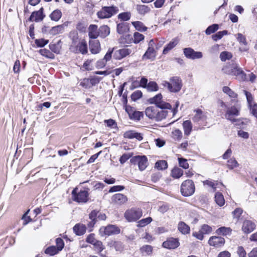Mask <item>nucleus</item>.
Listing matches in <instances>:
<instances>
[{
    "instance_id": "57",
    "label": "nucleus",
    "mask_w": 257,
    "mask_h": 257,
    "mask_svg": "<svg viewBox=\"0 0 257 257\" xmlns=\"http://www.w3.org/2000/svg\"><path fill=\"white\" fill-rule=\"evenodd\" d=\"M93 245L94 249L97 252H101L104 249L102 242H94Z\"/></svg>"
},
{
    "instance_id": "2",
    "label": "nucleus",
    "mask_w": 257,
    "mask_h": 257,
    "mask_svg": "<svg viewBox=\"0 0 257 257\" xmlns=\"http://www.w3.org/2000/svg\"><path fill=\"white\" fill-rule=\"evenodd\" d=\"M143 215V211L141 208L133 207L125 211L124 216L128 222H134L139 220Z\"/></svg>"
},
{
    "instance_id": "7",
    "label": "nucleus",
    "mask_w": 257,
    "mask_h": 257,
    "mask_svg": "<svg viewBox=\"0 0 257 257\" xmlns=\"http://www.w3.org/2000/svg\"><path fill=\"white\" fill-rule=\"evenodd\" d=\"M162 95L161 93H159L154 97L151 98L149 101L151 103H155L156 105V106L161 109H171V105L169 103L162 101Z\"/></svg>"
},
{
    "instance_id": "37",
    "label": "nucleus",
    "mask_w": 257,
    "mask_h": 257,
    "mask_svg": "<svg viewBox=\"0 0 257 257\" xmlns=\"http://www.w3.org/2000/svg\"><path fill=\"white\" fill-rule=\"evenodd\" d=\"M62 17V13L60 10H54L50 15V18L52 21H58Z\"/></svg>"
},
{
    "instance_id": "27",
    "label": "nucleus",
    "mask_w": 257,
    "mask_h": 257,
    "mask_svg": "<svg viewBox=\"0 0 257 257\" xmlns=\"http://www.w3.org/2000/svg\"><path fill=\"white\" fill-rule=\"evenodd\" d=\"M178 229L183 234H188L190 231V227L183 221L179 222L178 224Z\"/></svg>"
},
{
    "instance_id": "21",
    "label": "nucleus",
    "mask_w": 257,
    "mask_h": 257,
    "mask_svg": "<svg viewBox=\"0 0 257 257\" xmlns=\"http://www.w3.org/2000/svg\"><path fill=\"white\" fill-rule=\"evenodd\" d=\"M88 36L89 38L95 39L99 36L97 26L95 25H90L88 27Z\"/></svg>"
},
{
    "instance_id": "62",
    "label": "nucleus",
    "mask_w": 257,
    "mask_h": 257,
    "mask_svg": "<svg viewBox=\"0 0 257 257\" xmlns=\"http://www.w3.org/2000/svg\"><path fill=\"white\" fill-rule=\"evenodd\" d=\"M80 85L85 88H89L91 87V85L90 84V81L89 79H84L80 82Z\"/></svg>"
},
{
    "instance_id": "23",
    "label": "nucleus",
    "mask_w": 257,
    "mask_h": 257,
    "mask_svg": "<svg viewBox=\"0 0 257 257\" xmlns=\"http://www.w3.org/2000/svg\"><path fill=\"white\" fill-rule=\"evenodd\" d=\"M156 57V51L154 48L148 47L147 50L142 57L143 60L152 59Z\"/></svg>"
},
{
    "instance_id": "3",
    "label": "nucleus",
    "mask_w": 257,
    "mask_h": 257,
    "mask_svg": "<svg viewBox=\"0 0 257 257\" xmlns=\"http://www.w3.org/2000/svg\"><path fill=\"white\" fill-rule=\"evenodd\" d=\"M195 185L191 180L184 181L181 185V193L184 196L192 195L195 192Z\"/></svg>"
},
{
    "instance_id": "8",
    "label": "nucleus",
    "mask_w": 257,
    "mask_h": 257,
    "mask_svg": "<svg viewBox=\"0 0 257 257\" xmlns=\"http://www.w3.org/2000/svg\"><path fill=\"white\" fill-rule=\"evenodd\" d=\"M135 52V48L124 47L115 51L113 57L116 60H121L131 54L134 53Z\"/></svg>"
},
{
    "instance_id": "43",
    "label": "nucleus",
    "mask_w": 257,
    "mask_h": 257,
    "mask_svg": "<svg viewBox=\"0 0 257 257\" xmlns=\"http://www.w3.org/2000/svg\"><path fill=\"white\" fill-rule=\"evenodd\" d=\"M64 31V27L62 25H58L53 27L50 30V34L53 35H56L63 33Z\"/></svg>"
},
{
    "instance_id": "58",
    "label": "nucleus",
    "mask_w": 257,
    "mask_h": 257,
    "mask_svg": "<svg viewBox=\"0 0 257 257\" xmlns=\"http://www.w3.org/2000/svg\"><path fill=\"white\" fill-rule=\"evenodd\" d=\"M132 157V154H124L120 157L119 159V162L121 164H123Z\"/></svg>"
},
{
    "instance_id": "52",
    "label": "nucleus",
    "mask_w": 257,
    "mask_h": 257,
    "mask_svg": "<svg viewBox=\"0 0 257 257\" xmlns=\"http://www.w3.org/2000/svg\"><path fill=\"white\" fill-rule=\"evenodd\" d=\"M223 91L231 97L236 98L237 97V94L227 86H224L223 87Z\"/></svg>"
},
{
    "instance_id": "15",
    "label": "nucleus",
    "mask_w": 257,
    "mask_h": 257,
    "mask_svg": "<svg viewBox=\"0 0 257 257\" xmlns=\"http://www.w3.org/2000/svg\"><path fill=\"white\" fill-rule=\"evenodd\" d=\"M195 112L196 113L192 118L193 121L200 124L204 123L207 119V113L203 112L201 109H197Z\"/></svg>"
},
{
    "instance_id": "1",
    "label": "nucleus",
    "mask_w": 257,
    "mask_h": 257,
    "mask_svg": "<svg viewBox=\"0 0 257 257\" xmlns=\"http://www.w3.org/2000/svg\"><path fill=\"white\" fill-rule=\"evenodd\" d=\"M161 85L167 87L168 90L172 93L179 92L182 87L181 79L177 76L170 78L169 82L165 80L162 81Z\"/></svg>"
},
{
    "instance_id": "42",
    "label": "nucleus",
    "mask_w": 257,
    "mask_h": 257,
    "mask_svg": "<svg viewBox=\"0 0 257 257\" xmlns=\"http://www.w3.org/2000/svg\"><path fill=\"white\" fill-rule=\"evenodd\" d=\"M183 174V170L179 168H174L172 170L171 175L172 176L176 179L180 178Z\"/></svg>"
},
{
    "instance_id": "45",
    "label": "nucleus",
    "mask_w": 257,
    "mask_h": 257,
    "mask_svg": "<svg viewBox=\"0 0 257 257\" xmlns=\"http://www.w3.org/2000/svg\"><path fill=\"white\" fill-rule=\"evenodd\" d=\"M152 221V218L151 217L142 219L137 222V226L140 227H144L151 223Z\"/></svg>"
},
{
    "instance_id": "11",
    "label": "nucleus",
    "mask_w": 257,
    "mask_h": 257,
    "mask_svg": "<svg viewBox=\"0 0 257 257\" xmlns=\"http://www.w3.org/2000/svg\"><path fill=\"white\" fill-rule=\"evenodd\" d=\"M120 229L114 225H109L106 227L102 226L99 229V232L101 235H107L116 234L119 233Z\"/></svg>"
},
{
    "instance_id": "64",
    "label": "nucleus",
    "mask_w": 257,
    "mask_h": 257,
    "mask_svg": "<svg viewBox=\"0 0 257 257\" xmlns=\"http://www.w3.org/2000/svg\"><path fill=\"white\" fill-rule=\"evenodd\" d=\"M113 48L111 49H109L107 52L104 56L103 59L107 62L108 61H109L112 57V54L113 52Z\"/></svg>"
},
{
    "instance_id": "4",
    "label": "nucleus",
    "mask_w": 257,
    "mask_h": 257,
    "mask_svg": "<svg viewBox=\"0 0 257 257\" xmlns=\"http://www.w3.org/2000/svg\"><path fill=\"white\" fill-rule=\"evenodd\" d=\"M78 188H74L72 195L73 197L74 201L78 203H86L88 200L89 193L88 190H82L78 192Z\"/></svg>"
},
{
    "instance_id": "53",
    "label": "nucleus",
    "mask_w": 257,
    "mask_h": 257,
    "mask_svg": "<svg viewBox=\"0 0 257 257\" xmlns=\"http://www.w3.org/2000/svg\"><path fill=\"white\" fill-rule=\"evenodd\" d=\"M232 57V54L228 52L224 51L220 53V58L221 61H225Z\"/></svg>"
},
{
    "instance_id": "36",
    "label": "nucleus",
    "mask_w": 257,
    "mask_h": 257,
    "mask_svg": "<svg viewBox=\"0 0 257 257\" xmlns=\"http://www.w3.org/2000/svg\"><path fill=\"white\" fill-rule=\"evenodd\" d=\"M180 245L179 242H163L162 246L163 247L172 249H175Z\"/></svg>"
},
{
    "instance_id": "9",
    "label": "nucleus",
    "mask_w": 257,
    "mask_h": 257,
    "mask_svg": "<svg viewBox=\"0 0 257 257\" xmlns=\"http://www.w3.org/2000/svg\"><path fill=\"white\" fill-rule=\"evenodd\" d=\"M224 72L228 74H231L237 76H240V78L244 79L245 75L243 71L236 65H234L231 67L226 66L222 69Z\"/></svg>"
},
{
    "instance_id": "19",
    "label": "nucleus",
    "mask_w": 257,
    "mask_h": 257,
    "mask_svg": "<svg viewBox=\"0 0 257 257\" xmlns=\"http://www.w3.org/2000/svg\"><path fill=\"white\" fill-rule=\"evenodd\" d=\"M255 224L252 221L246 220L244 221L242 227V230L245 233H250L255 228Z\"/></svg>"
},
{
    "instance_id": "16",
    "label": "nucleus",
    "mask_w": 257,
    "mask_h": 257,
    "mask_svg": "<svg viewBox=\"0 0 257 257\" xmlns=\"http://www.w3.org/2000/svg\"><path fill=\"white\" fill-rule=\"evenodd\" d=\"M112 202L117 205H122L127 201V197L121 193H117L113 195L111 198Z\"/></svg>"
},
{
    "instance_id": "40",
    "label": "nucleus",
    "mask_w": 257,
    "mask_h": 257,
    "mask_svg": "<svg viewBox=\"0 0 257 257\" xmlns=\"http://www.w3.org/2000/svg\"><path fill=\"white\" fill-rule=\"evenodd\" d=\"M155 167L159 170H165L168 167V164L165 160H160L155 163Z\"/></svg>"
},
{
    "instance_id": "34",
    "label": "nucleus",
    "mask_w": 257,
    "mask_h": 257,
    "mask_svg": "<svg viewBox=\"0 0 257 257\" xmlns=\"http://www.w3.org/2000/svg\"><path fill=\"white\" fill-rule=\"evenodd\" d=\"M231 229L229 227H221L217 229L216 233L218 235L226 236L230 235Z\"/></svg>"
},
{
    "instance_id": "14",
    "label": "nucleus",
    "mask_w": 257,
    "mask_h": 257,
    "mask_svg": "<svg viewBox=\"0 0 257 257\" xmlns=\"http://www.w3.org/2000/svg\"><path fill=\"white\" fill-rule=\"evenodd\" d=\"M64 246V242H56V246L53 245L47 248L45 252L50 255H54L61 250Z\"/></svg>"
},
{
    "instance_id": "5",
    "label": "nucleus",
    "mask_w": 257,
    "mask_h": 257,
    "mask_svg": "<svg viewBox=\"0 0 257 257\" xmlns=\"http://www.w3.org/2000/svg\"><path fill=\"white\" fill-rule=\"evenodd\" d=\"M118 11V9L116 7H104L97 12V15L100 19L109 18L116 14Z\"/></svg>"
},
{
    "instance_id": "48",
    "label": "nucleus",
    "mask_w": 257,
    "mask_h": 257,
    "mask_svg": "<svg viewBox=\"0 0 257 257\" xmlns=\"http://www.w3.org/2000/svg\"><path fill=\"white\" fill-rule=\"evenodd\" d=\"M237 40L240 45L246 46L247 44L246 38L241 33H238L236 35Z\"/></svg>"
},
{
    "instance_id": "46",
    "label": "nucleus",
    "mask_w": 257,
    "mask_h": 257,
    "mask_svg": "<svg viewBox=\"0 0 257 257\" xmlns=\"http://www.w3.org/2000/svg\"><path fill=\"white\" fill-rule=\"evenodd\" d=\"M227 34V31L226 30L219 31L217 32L216 34L213 35L212 36V38L214 41H216L219 39H221L223 36L226 35Z\"/></svg>"
},
{
    "instance_id": "26",
    "label": "nucleus",
    "mask_w": 257,
    "mask_h": 257,
    "mask_svg": "<svg viewBox=\"0 0 257 257\" xmlns=\"http://www.w3.org/2000/svg\"><path fill=\"white\" fill-rule=\"evenodd\" d=\"M98 211L93 210L89 214V217L91 221L89 222V223L88 224V227H92L95 224V223L97 221V214H98Z\"/></svg>"
},
{
    "instance_id": "41",
    "label": "nucleus",
    "mask_w": 257,
    "mask_h": 257,
    "mask_svg": "<svg viewBox=\"0 0 257 257\" xmlns=\"http://www.w3.org/2000/svg\"><path fill=\"white\" fill-rule=\"evenodd\" d=\"M172 137L174 140L179 141L183 137V134L180 130L175 129L172 132Z\"/></svg>"
},
{
    "instance_id": "54",
    "label": "nucleus",
    "mask_w": 257,
    "mask_h": 257,
    "mask_svg": "<svg viewBox=\"0 0 257 257\" xmlns=\"http://www.w3.org/2000/svg\"><path fill=\"white\" fill-rule=\"evenodd\" d=\"M142 253L150 254L152 251V247L149 245L143 246L141 248Z\"/></svg>"
},
{
    "instance_id": "60",
    "label": "nucleus",
    "mask_w": 257,
    "mask_h": 257,
    "mask_svg": "<svg viewBox=\"0 0 257 257\" xmlns=\"http://www.w3.org/2000/svg\"><path fill=\"white\" fill-rule=\"evenodd\" d=\"M118 18L123 21H127L131 18V14L130 13H122L118 15Z\"/></svg>"
},
{
    "instance_id": "61",
    "label": "nucleus",
    "mask_w": 257,
    "mask_h": 257,
    "mask_svg": "<svg viewBox=\"0 0 257 257\" xmlns=\"http://www.w3.org/2000/svg\"><path fill=\"white\" fill-rule=\"evenodd\" d=\"M29 212V210H28L22 216V219L23 220V225H26L29 222H31L32 221V219L30 218V216H28V214Z\"/></svg>"
},
{
    "instance_id": "50",
    "label": "nucleus",
    "mask_w": 257,
    "mask_h": 257,
    "mask_svg": "<svg viewBox=\"0 0 257 257\" xmlns=\"http://www.w3.org/2000/svg\"><path fill=\"white\" fill-rule=\"evenodd\" d=\"M239 166L237 161L233 158L230 159L227 161V167L230 169H233Z\"/></svg>"
},
{
    "instance_id": "10",
    "label": "nucleus",
    "mask_w": 257,
    "mask_h": 257,
    "mask_svg": "<svg viewBox=\"0 0 257 257\" xmlns=\"http://www.w3.org/2000/svg\"><path fill=\"white\" fill-rule=\"evenodd\" d=\"M240 108L237 106H232L227 108L225 117L232 122H235L234 117L239 115Z\"/></svg>"
},
{
    "instance_id": "24",
    "label": "nucleus",
    "mask_w": 257,
    "mask_h": 257,
    "mask_svg": "<svg viewBox=\"0 0 257 257\" xmlns=\"http://www.w3.org/2000/svg\"><path fill=\"white\" fill-rule=\"evenodd\" d=\"M158 107L157 106H149L145 110V113L149 118L151 119H155V117L156 116V112L157 110Z\"/></svg>"
},
{
    "instance_id": "59",
    "label": "nucleus",
    "mask_w": 257,
    "mask_h": 257,
    "mask_svg": "<svg viewBox=\"0 0 257 257\" xmlns=\"http://www.w3.org/2000/svg\"><path fill=\"white\" fill-rule=\"evenodd\" d=\"M244 93L246 96V99L248 102V106L250 104H252L254 103L253 101V97L250 92H247L246 90H243Z\"/></svg>"
},
{
    "instance_id": "17",
    "label": "nucleus",
    "mask_w": 257,
    "mask_h": 257,
    "mask_svg": "<svg viewBox=\"0 0 257 257\" xmlns=\"http://www.w3.org/2000/svg\"><path fill=\"white\" fill-rule=\"evenodd\" d=\"M45 15L43 14V8H41L39 11L34 12L29 18V21L38 22L43 20Z\"/></svg>"
},
{
    "instance_id": "30",
    "label": "nucleus",
    "mask_w": 257,
    "mask_h": 257,
    "mask_svg": "<svg viewBox=\"0 0 257 257\" xmlns=\"http://www.w3.org/2000/svg\"><path fill=\"white\" fill-rule=\"evenodd\" d=\"M203 183L204 185H207L208 186L211 187L213 189V191H216L217 187H219V186H223L222 183H219L217 181H212L209 180H206L203 181Z\"/></svg>"
},
{
    "instance_id": "13",
    "label": "nucleus",
    "mask_w": 257,
    "mask_h": 257,
    "mask_svg": "<svg viewBox=\"0 0 257 257\" xmlns=\"http://www.w3.org/2000/svg\"><path fill=\"white\" fill-rule=\"evenodd\" d=\"M183 52L185 56L188 59H200L203 56L201 52H196L191 48H186L184 49Z\"/></svg>"
},
{
    "instance_id": "29",
    "label": "nucleus",
    "mask_w": 257,
    "mask_h": 257,
    "mask_svg": "<svg viewBox=\"0 0 257 257\" xmlns=\"http://www.w3.org/2000/svg\"><path fill=\"white\" fill-rule=\"evenodd\" d=\"M99 32V36L104 38L107 36L109 35L110 33V29L106 25H103L101 27L98 29Z\"/></svg>"
},
{
    "instance_id": "18",
    "label": "nucleus",
    "mask_w": 257,
    "mask_h": 257,
    "mask_svg": "<svg viewBox=\"0 0 257 257\" xmlns=\"http://www.w3.org/2000/svg\"><path fill=\"white\" fill-rule=\"evenodd\" d=\"M89 49L92 54H96L98 53L101 49L100 44L98 40L95 39L90 40Z\"/></svg>"
},
{
    "instance_id": "63",
    "label": "nucleus",
    "mask_w": 257,
    "mask_h": 257,
    "mask_svg": "<svg viewBox=\"0 0 257 257\" xmlns=\"http://www.w3.org/2000/svg\"><path fill=\"white\" fill-rule=\"evenodd\" d=\"M179 163L180 167L186 169L189 167V164L187 163V161L184 159H179Z\"/></svg>"
},
{
    "instance_id": "28",
    "label": "nucleus",
    "mask_w": 257,
    "mask_h": 257,
    "mask_svg": "<svg viewBox=\"0 0 257 257\" xmlns=\"http://www.w3.org/2000/svg\"><path fill=\"white\" fill-rule=\"evenodd\" d=\"M179 39L177 38H174L170 43L164 48L163 54H167L170 50L174 48L178 43Z\"/></svg>"
},
{
    "instance_id": "31",
    "label": "nucleus",
    "mask_w": 257,
    "mask_h": 257,
    "mask_svg": "<svg viewBox=\"0 0 257 257\" xmlns=\"http://www.w3.org/2000/svg\"><path fill=\"white\" fill-rule=\"evenodd\" d=\"M79 51L82 54H86L88 52L87 44L84 40L81 41L77 45Z\"/></svg>"
},
{
    "instance_id": "35",
    "label": "nucleus",
    "mask_w": 257,
    "mask_h": 257,
    "mask_svg": "<svg viewBox=\"0 0 257 257\" xmlns=\"http://www.w3.org/2000/svg\"><path fill=\"white\" fill-rule=\"evenodd\" d=\"M128 30V25L126 23L122 22L117 25V32L119 34H123Z\"/></svg>"
},
{
    "instance_id": "32",
    "label": "nucleus",
    "mask_w": 257,
    "mask_h": 257,
    "mask_svg": "<svg viewBox=\"0 0 257 257\" xmlns=\"http://www.w3.org/2000/svg\"><path fill=\"white\" fill-rule=\"evenodd\" d=\"M136 10L139 14L142 15L148 13L151 10L149 7L144 5H138L136 6Z\"/></svg>"
},
{
    "instance_id": "33",
    "label": "nucleus",
    "mask_w": 257,
    "mask_h": 257,
    "mask_svg": "<svg viewBox=\"0 0 257 257\" xmlns=\"http://www.w3.org/2000/svg\"><path fill=\"white\" fill-rule=\"evenodd\" d=\"M164 109H162L161 110H159L157 108V112H156V116L155 117V120L157 121H160L163 119H164L167 116L168 111L166 110H163Z\"/></svg>"
},
{
    "instance_id": "44",
    "label": "nucleus",
    "mask_w": 257,
    "mask_h": 257,
    "mask_svg": "<svg viewBox=\"0 0 257 257\" xmlns=\"http://www.w3.org/2000/svg\"><path fill=\"white\" fill-rule=\"evenodd\" d=\"M146 88L148 91H157L159 89V86L156 82L150 81L148 83Z\"/></svg>"
},
{
    "instance_id": "56",
    "label": "nucleus",
    "mask_w": 257,
    "mask_h": 257,
    "mask_svg": "<svg viewBox=\"0 0 257 257\" xmlns=\"http://www.w3.org/2000/svg\"><path fill=\"white\" fill-rule=\"evenodd\" d=\"M49 42V41L47 40H45L44 39H36L35 40V44L37 45L38 47H42L47 45Z\"/></svg>"
},
{
    "instance_id": "51",
    "label": "nucleus",
    "mask_w": 257,
    "mask_h": 257,
    "mask_svg": "<svg viewBox=\"0 0 257 257\" xmlns=\"http://www.w3.org/2000/svg\"><path fill=\"white\" fill-rule=\"evenodd\" d=\"M144 36L139 33V32H135L134 34V42L136 44L140 43L141 41L144 40Z\"/></svg>"
},
{
    "instance_id": "47",
    "label": "nucleus",
    "mask_w": 257,
    "mask_h": 257,
    "mask_svg": "<svg viewBox=\"0 0 257 257\" xmlns=\"http://www.w3.org/2000/svg\"><path fill=\"white\" fill-rule=\"evenodd\" d=\"M39 53L43 56H45L48 58L53 59L54 57V55L49 50L46 49H42L39 50Z\"/></svg>"
},
{
    "instance_id": "6",
    "label": "nucleus",
    "mask_w": 257,
    "mask_h": 257,
    "mask_svg": "<svg viewBox=\"0 0 257 257\" xmlns=\"http://www.w3.org/2000/svg\"><path fill=\"white\" fill-rule=\"evenodd\" d=\"M130 162L134 165L137 164L141 171L145 170L148 165V159L144 155L134 156L131 158Z\"/></svg>"
},
{
    "instance_id": "22",
    "label": "nucleus",
    "mask_w": 257,
    "mask_h": 257,
    "mask_svg": "<svg viewBox=\"0 0 257 257\" xmlns=\"http://www.w3.org/2000/svg\"><path fill=\"white\" fill-rule=\"evenodd\" d=\"M73 229L76 235L80 236L85 233L86 231V227L85 225L83 224L77 223L74 225Z\"/></svg>"
},
{
    "instance_id": "55",
    "label": "nucleus",
    "mask_w": 257,
    "mask_h": 257,
    "mask_svg": "<svg viewBox=\"0 0 257 257\" xmlns=\"http://www.w3.org/2000/svg\"><path fill=\"white\" fill-rule=\"evenodd\" d=\"M142 92L140 90H137L133 93L131 98L134 101H136L142 96Z\"/></svg>"
},
{
    "instance_id": "12",
    "label": "nucleus",
    "mask_w": 257,
    "mask_h": 257,
    "mask_svg": "<svg viewBox=\"0 0 257 257\" xmlns=\"http://www.w3.org/2000/svg\"><path fill=\"white\" fill-rule=\"evenodd\" d=\"M212 231V227L207 224H203L201 226L198 231H195L193 233V236L196 239L202 240L204 238L205 234H208Z\"/></svg>"
},
{
    "instance_id": "38",
    "label": "nucleus",
    "mask_w": 257,
    "mask_h": 257,
    "mask_svg": "<svg viewBox=\"0 0 257 257\" xmlns=\"http://www.w3.org/2000/svg\"><path fill=\"white\" fill-rule=\"evenodd\" d=\"M132 25L135 27V29L139 31L145 32L147 30L144 24L140 21L133 22Z\"/></svg>"
},
{
    "instance_id": "25",
    "label": "nucleus",
    "mask_w": 257,
    "mask_h": 257,
    "mask_svg": "<svg viewBox=\"0 0 257 257\" xmlns=\"http://www.w3.org/2000/svg\"><path fill=\"white\" fill-rule=\"evenodd\" d=\"M183 128L184 130V135L188 136L190 135L192 130V124L190 120H185L183 122Z\"/></svg>"
},
{
    "instance_id": "39",
    "label": "nucleus",
    "mask_w": 257,
    "mask_h": 257,
    "mask_svg": "<svg viewBox=\"0 0 257 257\" xmlns=\"http://www.w3.org/2000/svg\"><path fill=\"white\" fill-rule=\"evenodd\" d=\"M215 201L220 206H222L225 203V200L223 195L219 192H217L215 195Z\"/></svg>"
},
{
    "instance_id": "20",
    "label": "nucleus",
    "mask_w": 257,
    "mask_h": 257,
    "mask_svg": "<svg viewBox=\"0 0 257 257\" xmlns=\"http://www.w3.org/2000/svg\"><path fill=\"white\" fill-rule=\"evenodd\" d=\"M123 137L125 138L132 139L136 138L139 141L143 140V137L140 133L136 132L134 131H128L125 132L123 134Z\"/></svg>"
},
{
    "instance_id": "49",
    "label": "nucleus",
    "mask_w": 257,
    "mask_h": 257,
    "mask_svg": "<svg viewBox=\"0 0 257 257\" xmlns=\"http://www.w3.org/2000/svg\"><path fill=\"white\" fill-rule=\"evenodd\" d=\"M219 28L218 25L217 24H213L210 26H209L205 31V33L206 35H209L211 34L214 33Z\"/></svg>"
}]
</instances>
